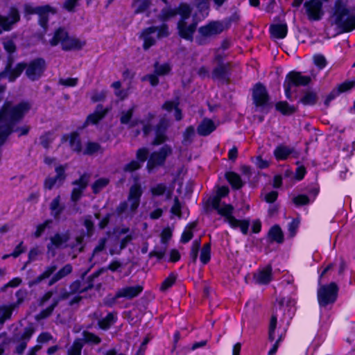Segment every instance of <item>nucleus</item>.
Listing matches in <instances>:
<instances>
[{
    "instance_id": "20e7f679",
    "label": "nucleus",
    "mask_w": 355,
    "mask_h": 355,
    "mask_svg": "<svg viewBox=\"0 0 355 355\" xmlns=\"http://www.w3.org/2000/svg\"><path fill=\"white\" fill-rule=\"evenodd\" d=\"M209 207L214 210L218 215L227 222L229 225L234 228H239L243 234H246L248 232L249 222L245 220H238L234 216V207L223 201L214 199L210 203H207Z\"/></svg>"
},
{
    "instance_id": "f8f14e48",
    "label": "nucleus",
    "mask_w": 355,
    "mask_h": 355,
    "mask_svg": "<svg viewBox=\"0 0 355 355\" xmlns=\"http://www.w3.org/2000/svg\"><path fill=\"white\" fill-rule=\"evenodd\" d=\"M83 336V339L75 340L73 344L68 348V355H81V351L83 347V340L85 343L90 344H98L101 341V339L98 336L90 332L84 331Z\"/></svg>"
},
{
    "instance_id": "9d476101",
    "label": "nucleus",
    "mask_w": 355,
    "mask_h": 355,
    "mask_svg": "<svg viewBox=\"0 0 355 355\" xmlns=\"http://www.w3.org/2000/svg\"><path fill=\"white\" fill-rule=\"evenodd\" d=\"M338 288L336 283L321 286L318 290V299L320 306L334 303L338 295Z\"/></svg>"
},
{
    "instance_id": "7ed1b4c3",
    "label": "nucleus",
    "mask_w": 355,
    "mask_h": 355,
    "mask_svg": "<svg viewBox=\"0 0 355 355\" xmlns=\"http://www.w3.org/2000/svg\"><path fill=\"white\" fill-rule=\"evenodd\" d=\"M329 22L340 32L355 29V10L347 0H336L331 8Z\"/></svg>"
},
{
    "instance_id": "58836bf2",
    "label": "nucleus",
    "mask_w": 355,
    "mask_h": 355,
    "mask_svg": "<svg viewBox=\"0 0 355 355\" xmlns=\"http://www.w3.org/2000/svg\"><path fill=\"white\" fill-rule=\"evenodd\" d=\"M14 309H15L14 304L0 305V324H3L6 320L11 318Z\"/></svg>"
},
{
    "instance_id": "412c9836",
    "label": "nucleus",
    "mask_w": 355,
    "mask_h": 355,
    "mask_svg": "<svg viewBox=\"0 0 355 355\" xmlns=\"http://www.w3.org/2000/svg\"><path fill=\"white\" fill-rule=\"evenodd\" d=\"M26 65L23 63L18 64L13 69L10 67H6V70L0 73V80L3 78H8L9 81H14L25 69ZM5 88V84H0V92Z\"/></svg>"
},
{
    "instance_id": "0eeeda50",
    "label": "nucleus",
    "mask_w": 355,
    "mask_h": 355,
    "mask_svg": "<svg viewBox=\"0 0 355 355\" xmlns=\"http://www.w3.org/2000/svg\"><path fill=\"white\" fill-rule=\"evenodd\" d=\"M168 27L166 24L159 26H153L144 28L139 37L143 40V48L148 50L152 46L155 45L157 40L168 36Z\"/></svg>"
},
{
    "instance_id": "4be33fe9",
    "label": "nucleus",
    "mask_w": 355,
    "mask_h": 355,
    "mask_svg": "<svg viewBox=\"0 0 355 355\" xmlns=\"http://www.w3.org/2000/svg\"><path fill=\"white\" fill-rule=\"evenodd\" d=\"M64 168L59 166L55 168L56 175L55 178H47L44 182V188L51 189L55 186L60 185L65 178Z\"/></svg>"
},
{
    "instance_id": "72a5a7b5",
    "label": "nucleus",
    "mask_w": 355,
    "mask_h": 355,
    "mask_svg": "<svg viewBox=\"0 0 355 355\" xmlns=\"http://www.w3.org/2000/svg\"><path fill=\"white\" fill-rule=\"evenodd\" d=\"M293 153V149L284 145L277 146L274 150V156L278 161L286 159Z\"/></svg>"
},
{
    "instance_id": "c756f323",
    "label": "nucleus",
    "mask_w": 355,
    "mask_h": 355,
    "mask_svg": "<svg viewBox=\"0 0 355 355\" xmlns=\"http://www.w3.org/2000/svg\"><path fill=\"white\" fill-rule=\"evenodd\" d=\"M354 85V82L348 81L340 84L337 89H334L327 97L324 103L328 105L329 103L338 96L340 93L345 92L352 89Z\"/></svg>"
},
{
    "instance_id": "5fc2aeb1",
    "label": "nucleus",
    "mask_w": 355,
    "mask_h": 355,
    "mask_svg": "<svg viewBox=\"0 0 355 355\" xmlns=\"http://www.w3.org/2000/svg\"><path fill=\"white\" fill-rule=\"evenodd\" d=\"M195 227H196L195 223L189 224V225H187L186 227L185 230H184V232L182 234V237H181L182 242L187 243L192 239L193 230L195 228Z\"/></svg>"
},
{
    "instance_id": "5701e85b",
    "label": "nucleus",
    "mask_w": 355,
    "mask_h": 355,
    "mask_svg": "<svg viewBox=\"0 0 355 355\" xmlns=\"http://www.w3.org/2000/svg\"><path fill=\"white\" fill-rule=\"evenodd\" d=\"M252 97L257 106L266 104L268 97L266 88L261 84H257L253 89Z\"/></svg>"
},
{
    "instance_id": "de8ad7c7",
    "label": "nucleus",
    "mask_w": 355,
    "mask_h": 355,
    "mask_svg": "<svg viewBox=\"0 0 355 355\" xmlns=\"http://www.w3.org/2000/svg\"><path fill=\"white\" fill-rule=\"evenodd\" d=\"M268 235L270 238L278 243L283 241V233L281 228L279 226H273L270 228Z\"/></svg>"
},
{
    "instance_id": "1a4fd4ad",
    "label": "nucleus",
    "mask_w": 355,
    "mask_h": 355,
    "mask_svg": "<svg viewBox=\"0 0 355 355\" xmlns=\"http://www.w3.org/2000/svg\"><path fill=\"white\" fill-rule=\"evenodd\" d=\"M311 81V78L307 76H302L299 72H290L286 77L284 84L285 95L287 98L291 99L293 93V89L298 86L307 85Z\"/></svg>"
},
{
    "instance_id": "2eb2a0df",
    "label": "nucleus",
    "mask_w": 355,
    "mask_h": 355,
    "mask_svg": "<svg viewBox=\"0 0 355 355\" xmlns=\"http://www.w3.org/2000/svg\"><path fill=\"white\" fill-rule=\"evenodd\" d=\"M69 239V232L57 233L50 238V242L47 245L48 254L53 257L55 254V250L66 247Z\"/></svg>"
},
{
    "instance_id": "dca6fc26",
    "label": "nucleus",
    "mask_w": 355,
    "mask_h": 355,
    "mask_svg": "<svg viewBox=\"0 0 355 355\" xmlns=\"http://www.w3.org/2000/svg\"><path fill=\"white\" fill-rule=\"evenodd\" d=\"M45 67L44 60L42 58L35 59L27 65L26 71V76L32 80H37L42 76L45 70Z\"/></svg>"
},
{
    "instance_id": "774afa93",
    "label": "nucleus",
    "mask_w": 355,
    "mask_h": 355,
    "mask_svg": "<svg viewBox=\"0 0 355 355\" xmlns=\"http://www.w3.org/2000/svg\"><path fill=\"white\" fill-rule=\"evenodd\" d=\"M78 1L79 0H66L63 6L67 10L73 12L74 8L78 6Z\"/></svg>"
},
{
    "instance_id": "e2e57ef3",
    "label": "nucleus",
    "mask_w": 355,
    "mask_h": 355,
    "mask_svg": "<svg viewBox=\"0 0 355 355\" xmlns=\"http://www.w3.org/2000/svg\"><path fill=\"white\" fill-rule=\"evenodd\" d=\"M100 150V146L95 142H89L84 150V154L92 155Z\"/></svg>"
},
{
    "instance_id": "49530a36",
    "label": "nucleus",
    "mask_w": 355,
    "mask_h": 355,
    "mask_svg": "<svg viewBox=\"0 0 355 355\" xmlns=\"http://www.w3.org/2000/svg\"><path fill=\"white\" fill-rule=\"evenodd\" d=\"M56 268L57 267L55 265H51L47 267L46 270L40 276H38L34 282L29 283V286H32L33 284L40 283L43 279L48 278L49 277H50L51 275H52L55 272Z\"/></svg>"
},
{
    "instance_id": "39448f33",
    "label": "nucleus",
    "mask_w": 355,
    "mask_h": 355,
    "mask_svg": "<svg viewBox=\"0 0 355 355\" xmlns=\"http://www.w3.org/2000/svg\"><path fill=\"white\" fill-rule=\"evenodd\" d=\"M295 300L291 297H284L278 301L276 306V311L272 315L270 322L269 340L270 341H276L279 337H281V340L282 339V336L277 334L275 332L277 320V318L279 315V312H280L282 314L284 319H291L294 315L295 311Z\"/></svg>"
},
{
    "instance_id": "a18cd8bd",
    "label": "nucleus",
    "mask_w": 355,
    "mask_h": 355,
    "mask_svg": "<svg viewBox=\"0 0 355 355\" xmlns=\"http://www.w3.org/2000/svg\"><path fill=\"white\" fill-rule=\"evenodd\" d=\"M116 321L114 314L110 313L104 318L98 321V326L102 329H107Z\"/></svg>"
},
{
    "instance_id": "37998d69",
    "label": "nucleus",
    "mask_w": 355,
    "mask_h": 355,
    "mask_svg": "<svg viewBox=\"0 0 355 355\" xmlns=\"http://www.w3.org/2000/svg\"><path fill=\"white\" fill-rule=\"evenodd\" d=\"M227 180L234 189H240L243 186L241 177L234 172H228L226 174Z\"/></svg>"
},
{
    "instance_id": "680f3d73",
    "label": "nucleus",
    "mask_w": 355,
    "mask_h": 355,
    "mask_svg": "<svg viewBox=\"0 0 355 355\" xmlns=\"http://www.w3.org/2000/svg\"><path fill=\"white\" fill-rule=\"evenodd\" d=\"M293 202L297 206L304 205L311 202L308 196L304 194L298 195L293 198Z\"/></svg>"
},
{
    "instance_id": "338daca9",
    "label": "nucleus",
    "mask_w": 355,
    "mask_h": 355,
    "mask_svg": "<svg viewBox=\"0 0 355 355\" xmlns=\"http://www.w3.org/2000/svg\"><path fill=\"white\" fill-rule=\"evenodd\" d=\"M175 282V277L173 275L168 276L162 283L161 289L165 291L171 287Z\"/></svg>"
},
{
    "instance_id": "4c0bfd02",
    "label": "nucleus",
    "mask_w": 355,
    "mask_h": 355,
    "mask_svg": "<svg viewBox=\"0 0 355 355\" xmlns=\"http://www.w3.org/2000/svg\"><path fill=\"white\" fill-rule=\"evenodd\" d=\"M151 4V0H133L132 8L135 14H139L146 11Z\"/></svg>"
},
{
    "instance_id": "69168bd1",
    "label": "nucleus",
    "mask_w": 355,
    "mask_h": 355,
    "mask_svg": "<svg viewBox=\"0 0 355 355\" xmlns=\"http://www.w3.org/2000/svg\"><path fill=\"white\" fill-rule=\"evenodd\" d=\"M59 83L60 85H64L66 87H74L78 83V78H60L59 80Z\"/></svg>"
},
{
    "instance_id": "f704fd0d",
    "label": "nucleus",
    "mask_w": 355,
    "mask_h": 355,
    "mask_svg": "<svg viewBox=\"0 0 355 355\" xmlns=\"http://www.w3.org/2000/svg\"><path fill=\"white\" fill-rule=\"evenodd\" d=\"M107 110L102 105H98L95 112L87 116V124H95L101 120L107 113Z\"/></svg>"
},
{
    "instance_id": "13d9d810",
    "label": "nucleus",
    "mask_w": 355,
    "mask_h": 355,
    "mask_svg": "<svg viewBox=\"0 0 355 355\" xmlns=\"http://www.w3.org/2000/svg\"><path fill=\"white\" fill-rule=\"evenodd\" d=\"M27 295V292L24 289H19L15 293V296L17 297V301L13 303H10L11 304L15 305V308H17L24 300Z\"/></svg>"
},
{
    "instance_id": "c85d7f7f",
    "label": "nucleus",
    "mask_w": 355,
    "mask_h": 355,
    "mask_svg": "<svg viewBox=\"0 0 355 355\" xmlns=\"http://www.w3.org/2000/svg\"><path fill=\"white\" fill-rule=\"evenodd\" d=\"M223 55L217 53L214 58V62L217 64L212 73V78L214 79H221L225 77L227 66L222 62Z\"/></svg>"
},
{
    "instance_id": "864d4df0",
    "label": "nucleus",
    "mask_w": 355,
    "mask_h": 355,
    "mask_svg": "<svg viewBox=\"0 0 355 355\" xmlns=\"http://www.w3.org/2000/svg\"><path fill=\"white\" fill-rule=\"evenodd\" d=\"M211 257V247L209 243L203 245L200 252V261L203 264H206L209 262Z\"/></svg>"
},
{
    "instance_id": "a211bd4d",
    "label": "nucleus",
    "mask_w": 355,
    "mask_h": 355,
    "mask_svg": "<svg viewBox=\"0 0 355 355\" xmlns=\"http://www.w3.org/2000/svg\"><path fill=\"white\" fill-rule=\"evenodd\" d=\"M171 69V67L168 63L155 64V72L153 74H149L143 78V80H148L152 86H156L159 80L157 76H164L168 74Z\"/></svg>"
},
{
    "instance_id": "c9c22d12",
    "label": "nucleus",
    "mask_w": 355,
    "mask_h": 355,
    "mask_svg": "<svg viewBox=\"0 0 355 355\" xmlns=\"http://www.w3.org/2000/svg\"><path fill=\"white\" fill-rule=\"evenodd\" d=\"M163 109L168 112L174 111V116L177 121H180L182 118V111L178 107V101H168L163 105Z\"/></svg>"
},
{
    "instance_id": "7c9ffc66",
    "label": "nucleus",
    "mask_w": 355,
    "mask_h": 355,
    "mask_svg": "<svg viewBox=\"0 0 355 355\" xmlns=\"http://www.w3.org/2000/svg\"><path fill=\"white\" fill-rule=\"evenodd\" d=\"M287 26L284 23L272 24L270 27L271 35L277 39H283L287 35Z\"/></svg>"
},
{
    "instance_id": "f03ea898",
    "label": "nucleus",
    "mask_w": 355,
    "mask_h": 355,
    "mask_svg": "<svg viewBox=\"0 0 355 355\" xmlns=\"http://www.w3.org/2000/svg\"><path fill=\"white\" fill-rule=\"evenodd\" d=\"M30 109L31 105L27 102H22L16 105H12L10 102L6 103L0 111V132L4 127L8 126L10 134L12 132H18L19 136L28 134V126L18 128L16 127V123L24 117Z\"/></svg>"
},
{
    "instance_id": "f3484780",
    "label": "nucleus",
    "mask_w": 355,
    "mask_h": 355,
    "mask_svg": "<svg viewBox=\"0 0 355 355\" xmlns=\"http://www.w3.org/2000/svg\"><path fill=\"white\" fill-rule=\"evenodd\" d=\"M225 26L220 21H213L201 26L198 29L199 34L204 37H209L220 34L224 31Z\"/></svg>"
},
{
    "instance_id": "2f4dec72",
    "label": "nucleus",
    "mask_w": 355,
    "mask_h": 355,
    "mask_svg": "<svg viewBox=\"0 0 355 355\" xmlns=\"http://www.w3.org/2000/svg\"><path fill=\"white\" fill-rule=\"evenodd\" d=\"M150 191L153 197L165 196L166 198H169L172 193L171 189H168L166 185L162 183L151 187Z\"/></svg>"
},
{
    "instance_id": "6ab92c4d",
    "label": "nucleus",
    "mask_w": 355,
    "mask_h": 355,
    "mask_svg": "<svg viewBox=\"0 0 355 355\" xmlns=\"http://www.w3.org/2000/svg\"><path fill=\"white\" fill-rule=\"evenodd\" d=\"M19 20V15L16 8H11L8 17L0 15V34L3 31H9L12 24Z\"/></svg>"
},
{
    "instance_id": "ddd939ff",
    "label": "nucleus",
    "mask_w": 355,
    "mask_h": 355,
    "mask_svg": "<svg viewBox=\"0 0 355 355\" xmlns=\"http://www.w3.org/2000/svg\"><path fill=\"white\" fill-rule=\"evenodd\" d=\"M24 11L26 15H38L40 24L44 28H46L47 24L48 15L49 13H54L53 9L49 6L34 7L29 4L25 5Z\"/></svg>"
},
{
    "instance_id": "09e8293b",
    "label": "nucleus",
    "mask_w": 355,
    "mask_h": 355,
    "mask_svg": "<svg viewBox=\"0 0 355 355\" xmlns=\"http://www.w3.org/2000/svg\"><path fill=\"white\" fill-rule=\"evenodd\" d=\"M276 109L284 114H291L295 112V108L287 102L281 101L276 104Z\"/></svg>"
},
{
    "instance_id": "a19ab883",
    "label": "nucleus",
    "mask_w": 355,
    "mask_h": 355,
    "mask_svg": "<svg viewBox=\"0 0 355 355\" xmlns=\"http://www.w3.org/2000/svg\"><path fill=\"white\" fill-rule=\"evenodd\" d=\"M72 271V267L70 264L65 265L55 275H54L49 282V285H52L60 279H62Z\"/></svg>"
},
{
    "instance_id": "0e129e2a",
    "label": "nucleus",
    "mask_w": 355,
    "mask_h": 355,
    "mask_svg": "<svg viewBox=\"0 0 355 355\" xmlns=\"http://www.w3.org/2000/svg\"><path fill=\"white\" fill-rule=\"evenodd\" d=\"M181 204L178 198H175L173 205L171 209V213L178 217L181 216Z\"/></svg>"
},
{
    "instance_id": "cd10ccee",
    "label": "nucleus",
    "mask_w": 355,
    "mask_h": 355,
    "mask_svg": "<svg viewBox=\"0 0 355 355\" xmlns=\"http://www.w3.org/2000/svg\"><path fill=\"white\" fill-rule=\"evenodd\" d=\"M169 125L168 121L163 119L159 121V123L155 129V138L153 141L154 145H159L163 143L166 139V130Z\"/></svg>"
},
{
    "instance_id": "bf43d9fd",
    "label": "nucleus",
    "mask_w": 355,
    "mask_h": 355,
    "mask_svg": "<svg viewBox=\"0 0 355 355\" xmlns=\"http://www.w3.org/2000/svg\"><path fill=\"white\" fill-rule=\"evenodd\" d=\"M107 95V92L104 89L103 90H95L91 94V99L93 102H98L103 101Z\"/></svg>"
},
{
    "instance_id": "bb28decb",
    "label": "nucleus",
    "mask_w": 355,
    "mask_h": 355,
    "mask_svg": "<svg viewBox=\"0 0 355 355\" xmlns=\"http://www.w3.org/2000/svg\"><path fill=\"white\" fill-rule=\"evenodd\" d=\"M89 181V176L83 175L80 178L74 182L75 187L71 193V200L76 202L81 196L83 191L86 188Z\"/></svg>"
},
{
    "instance_id": "ea45409f",
    "label": "nucleus",
    "mask_w": 355,
    "mask_h": 355,
    "mask_svg": "<svg viewBox=\"0 0 355 355\" xmlns=\"http://www.w3.org/2000/svg\"><path fill=\"white\" fill-rule=\"evenodd\" d=\"M51 214L55 219H58L62 212L64 207L60 204V198L57 196L50 204Z\"/></svg>"
},
{
    "instance_id": "c03bdc74",
    "label": "nucleus",
    "mask_w": 355,
    "mask_h": 355,
    "mask_svg": "<svg viewBox=\"0 0 355 355\" xmlns=\"http://www.w3.org/2000/svg\"><path fill=\"white\" fill-rule=\"evenodd\" d=\"M134 109L135 107H132L131 108L127 110H123L121 112L120 121L122 124H130L131 127L136 125V123L131 121Z\"/></svg>"
},
{
    "instance_id": "b1692460",
    "label": "nucleus",
    "mask_w": 355,
    "mask_h": 355,
    "mask_svg": "<svg viewBox=\"0 0 355 355\" xmlns=\"http://www.w3.org/2000/svg\"><path fill=\"white\" fill-rule=\"evenodd\" d=\"M254 279L259 284H267L272 280V267L268 265L254 274Z\"/></svg>"
},
{
    "instance_id": "473e14b6",
    "label": "nucleus",
    "mask_w": 355,
    "mask_h": 355,
    "mask_svg": "<svg viewBox=\"0 0 355 355\" xmlns=\"http://www.w3.org/2000/svg\"><path fill=\"white\" fill-rule=\"evenodd\" d=\"M216 128V126L213 121L205 119L199 125L198 128V132L200 135L206 136L213 132Z\"/></svg>"
},
{
    "instance_id": "3c124183",
    "label": "nucleus",
    "mask_w": 355,
    "mask_h": 355,
    "mask_svg": "<svg viewBox=\"0 0 355 355\" xmlns=\"http://www.w3.org/2000/svg\"><path fill=\"white\" fill-rule=\"evenodd\" d=\"M58 302V300L53 298L50 306H48L46 309L41 311L39 314H37L36 315L35 318L37 320H39L44 319L45 318L48 317L49 315H50L51 313H52L53 310L54 309V308L56 306Z\"/></svg>"
},
{
    "instance_id": "e433bc0d",
    "label": "nucleus",
    "mask_w": 355,
    "mask_h": 355,
    "mask_svg": "<svg viewBox=\"0 0 355 355\" xmlns=\"http://www.w3.org/2000/svg\"><path fill=\"white\" fill-rule=\"evenodd\" d=\"M62 141H67L71 149L74 151L79 152L81 150L80 141L78 137V135L76 132L71 133L69 135H64L62 137Z\"/></svg>"
},
{
    "instance_id": "aec40b11",
    "label": "nucleus",
    "mask_w": 355,
    "mask_h": 355,
    "mask_svg": "<svg viewBox=\"0 0 355 355\" xmlns=\"http://www.w3.org/2000/svg\"><path fill=\"white\" fill-rule=\"evenodd\" d=\"M346 268L347 264L343 259L337 260L334 264L329 265L323 270L321 275H320L319 284H320L322 277L331 270H333L338 274V281L342 280L343 279L344 272Z\"/></svg>"
},
{
    "instance_id": "6e6552de",
    "label": "nucleus",
    "mask_w": 355,
    "mask_h": 355,
    "mask_svg": "<svg viewBox=\"0 0 355 355\" xmlns=\"http://www.w3.org/2000/svg\"><path fill=\"white\" fill-rule=\"evenodd\" d=\"M50 44L52 46L60 44L63 50L69 51L82 49L85 46V42L69 36L64 30L60 28L55 33L54 36L50 40Z\"/></svg>"
},
{
    "instance_id": "79ce46f5",
    "label": "nucleus",
    "mask_w": 355,
    "mask_h": 355,
    "mask_svg": "<svg viewBox=\"0 0 355 355\" xmlns=\"http://www.w3.org/2000/svg\"><path fill=\"white\" fill-rule=\"evenodd\" d=\"M53 220L51 219H47L42 223L38 224L36 226L35 231L33 235L36 238L41 236L47 230L51 228Z\"/></svg>"
},
{
    "instance_id": "6e6d98bb",
    "label": "nucleus",
    "mask_w": 355,
    "mask_h": 355,
    "mask_svg": "<svg viewBox=\"0 0 355 355\" xmlns=\"http://www.w3.org/2000/svg\"><path fill=\"white\" fill-rule=\"evenodd\" d=\"M229 193V189L227 187H221L217 189L216 193L209 198L207 203H210L214 199L222 201V198L225 197Z\"/></svg>"
},
{
    "instance_id": "423d86ee",
    "label": "nucleus",
    "mask_w": 355,
    "mask_h": 355,
    "mask_svg": "<svg viewBox=\"0 0 355 355\" xmlns=\"http://www.w3.org/2000/svg\"><path fill=\"white\" fill-rule=\"evenodd\" d=\"M142 193L139 184L135 183L131 186L127 200L120 203L116 209L118 214L124 218H132L139 206Z\"/></svg>"
},
{
    "instance_id": "393cba45",
    "label": "nucleus",
    "mask_w": 355,
    "mask_h": 355,
    "mask_svg": "<svg viewBox=\"0 0 355 355\" xmlns=\"http://www.w3.org/2000/svg\"><path fill=\"white\" fill-rule=\"evenodd\" d=\"M143 291V287L139 285L123 287L119 289L116 293V297H125L131 299L137 297Z\"/></svg>"
},
{
    "instance_id": "f257e3e1",
    "label": "nucleus",
    "mask_w": 355,
    "mask_h": 355,
    "mask_svg": "<svg viewBox=\"0 0 355 355\" xmlns=\"http://www.w3.org/2000/svg\"><path fill=\"white\" fill-rule=\"evenodd\" d=\"M212 1L216 9H218L226 0ZM194 2L197 11L193 15V22L189 24L187 20L189 19L191 10L189 6L186 3L180 4L178 9L164 8L159 15V19L162 21H166L179 14L181 16L178 24L179 35L185 40H192L198 23L208 16L209 10V0H194Z\"/></svg>"
},
{
    "instance_id": "a878e982",
    "label": "nucleus",
    "mask_w": 355,
    "mask_h": 355,
    "mask_svg": "<svg viewBox=\"0 0 355 355\" xmlns=\"http://www.w3.org/2000/svg\"><path fill=\"white\" fill-rule=\"evenodd\" d=\"M148 152L146 148H141L139 149L137 153V161H132L129 164H128L124 170L125 171H133L136 169H138L141 167V164L146 161Z\"/></svg>"
},
{
    "instance_id": "4d7b16f0",
    "label": "nucleus",
    "mask_w": 355,
    "mask_h": 355,
    "mask_svg": "<svg viewBox=\"0 0 355 355\" xmlns=\"http://www.w3.org/2000/svg\"><path fill=\"white\" fill-rule=\"evenodd\" d=\"M109 183L107 178H102L98 179L92 185L94 193H97L105 187Z\"/></svg>"
},
{
    "instance_id": "8fccbe9b",
    "label": "nucleus",
    "mask_w": 355,
    "mask_h": 355,
    "mask_svg": "<svg viewBox=\"0 0 355 355\" xmlns=\"http://www.w3.org/2000/svg\"><path fill=\"white\" fill-rule=\"evenodd\" d=\"M316 94L311 91L306 92L300 99V102L305 105H313L316 103Z\"/></svg>"
},
{
    "instance_id": "052dcab7",
    "label": "nucleus",
    "mask_w": 355,
    "mask_h": 355,
    "mask_svg": "<svg viewBox=\"0 0 355 355\" xmlns=\"http://www.w3.org/2000/svg\"><path fill=\"white\" fill-rule=\"evenodd\" d=\"M154 119V116L149 114L148 116L141 123L143 125V131L145 135L148 134L151 129V121Z\"/></svg>"
},
{
    "instance_id": "4468645a",
    "label": "nucleus",
    "mask_w": 355,
    "mask_h": 355,
    "mask_svg": "<svg viewBox=\"0 0 355 355\" xmlns=\"http://www.w3.org/2000/svg\"><path fill=\"white\" fill-rule=\"evenodd\" d=\"M171 152L172 150L171 147L164 146L159 152L152 153L147 164L148 170L151 171L154 167L163 164L166 157L168 156Z\"/></svg>"
},
{
    "instance_id": "603ef678",
    "label": "nucleus",
    "mask_w": 355,
    "mask_h": 355,
    "mask_svg": "<svg viewBox=\"0 0 355 355\" xmlns=\"http://www.w3.org/2000/svg\"><path fill=\"white\" fill-rule=\"evenodd\" d=\"M196 135L195 129L193 126L188 127L183 133L182 144L185 146L190 144Z\"/></svg>"
},
{
    "instance_id": "9b49d317",
    "label": "nucleus",
    "mask_w": 355,
    "mask_h": 355,
    "mask_svg": "<svg viewBox=\"0 0 355 355\" xmlns=\"http://www.w3.org/2000/svg\"><path fill=\"white\" fill-rule=\"evenodd\" d=\"M34 332V327L31 324L14 336L13 342L16 345V354L21 355L24 353V351L26 348L27 343L30 340Z\"/></svg>"
}]
</instances>
